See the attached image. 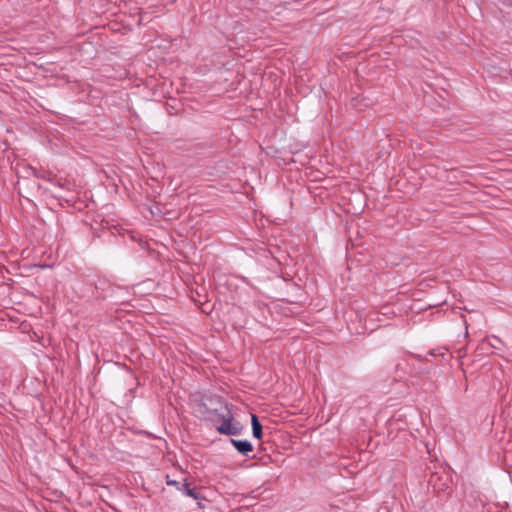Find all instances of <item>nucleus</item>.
I'll return each instance as SVG.
<instances>
[{"instance_id":"f257e3e1","label":"nucleus","mask_w":512,"mask_h":512,"mask_svg":"<svg viewBox=\"0 0 512 512\" xmlns=\"http://www.w3.org/2000/svg\"><path fill=\"white\" fill-rule=\"evenodd\" d=\"M222 411L219 413V416L222 419V423L217 430L221 434L225 435H237L240 433L241 427L239 423L233 422L232 415L227 407H223Z\"/></svg>"},{"instance_id":"423d86ee","label":"nucleus","mask_w":512,"mask_h":512,"mask_svg":"<svg viewBox=\"0 0 512 512\" xmlns=\"http://www.w3.org/2000/svg\"><path fill=\"white\" fill-rule=\"evenodd\" d=\"M167 485L169 486H175L179 489V483L175 480H171L168 476H167V481H166Z\"/></svg>"},{"instance_id":"7ed1b4c3","label":"nucleus","mask_w":512,"mask_h":512,"mask_svg":"<svg viewBox=\"0 0 512 512\" xmlns=\"http://www.w3.org/2000/svg\"><path fill=\"white\" fill-rule=\"evenodd\" d=\"M251 424H252V433L253 436L257 439L262 438V425L259 422V419L256 415H251Z\"/></svg>"},{"instance_id":"20e7f679","label":"nucleus","mask_w":512,"mask_h":512,"mask_svg":"<svg viewBox=\"0 0 512 512\" xmlns=\"http://www.w3.org/2000/svg\"><path fill=\"white\" fill-rule=\"evenodd\" d=\"M183 491H184V493H185L187 496H189V497H192V498H194V499H198V498H199L198 494H197L193 489H191V488L189 487V484H188V483H185V484L183 485Z\"/></svg>"},{"instance_id":"f03ea898","label":"nucleus","mask_w":512,"mask_h":512,"mask_svg":"<svg viewBox=\"0 0 512 512\" xmlns=\"http://www.w3.org/2000/svg\"><path fill=\"white\" fill-rule=\"evenodd\" d=\"M231 443L237 449L238 452H240V453H242L244 455H246V454H248V453L253 451L252 444L249 441H247V440H235V439H232Z\"/></svg>"},{"instance_id":"39448f33","label":"nucleus","mask_w":512,"mask_h":512,"mask_svg":"<svg viewBox=\"0 0 512 512\" xmlns=\"http://www.w3.org/2000/svg\"><path fill=\"white\" fill-rule=\"evenodd\" d=\"M20 329L23 333H29L31 330V324L24 321L20 324Z\"/></svg>"}]
</instances>
